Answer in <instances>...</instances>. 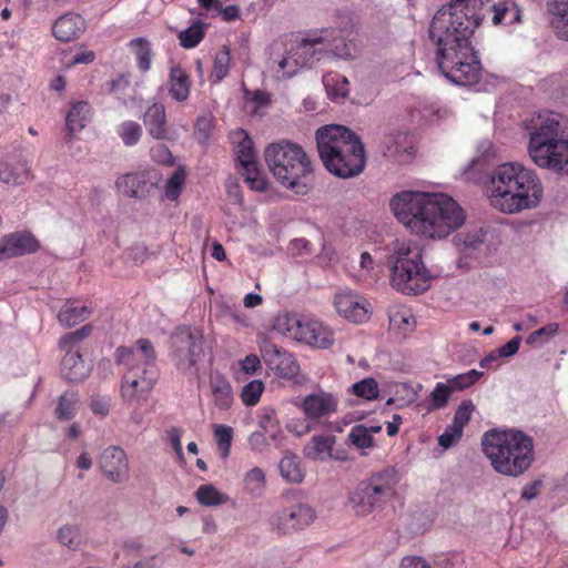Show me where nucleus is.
Masks as SVG:
<instances>
[{"label":"nucleus","instance_id":"49","mask_svg":"<svg viewBox=\"0 0 568 568\" xmlns=\"http://www.w3.org/2000/svg\"><path fill=\"white\" fill-rule=\"evenodd\" d=\"M483 376V373L476 369H470L467 373H463L456 376H453L447 379L450 387L454 392L456 390H463L465 388H468L469 386L474 385L480 377Z\"/></svg>","mask_w":568,"mask_h":568},{"label":"nucleus","instance_id":"47","mask_svg":"<svg viewBox=\"0 0 568 568\" xmlns=\"http://www.w3.org/2000/svg\"><path fill=\"white\" fill-rule=\"evenodd\" d=\"M353 393L367 400H373L378 397L379 389L377 382L367 377L352 385Z\"/></svg>","mask_w":568,"mask_h":568},{"label":"nucleus","instance_id":"8","mask_svg":"<svg viewBox=\"0 0 568 568\" xmlns=\"http://www.w3.org/2000/svg\"><path fill=\"white\" fill-rule=\"evenodd\" d=\"M265 161L275 179L296 194H307L312 189V164L301 145L280 141L265 149Z\"/></svg>","mask_w":568,"mask_h":568},{"label":"nucleus","instance_id":"12","mask_svg":"<svg viewBox=\"0 0 568 568\" xmlns=\"http://www.w3.org/2000/svg\"><path fill=\"white\" fill-rule=\"evenodd\" d=\"M440 72L453 83L473 85L479 81L481 65L473 47L436 57Z\"/></svg>","mask_w":568,"mask_h":568},{"label":"nucleus","instance_id":"25","mask_svg":"<svg viewBox=\"0 0 568 568\" xmlns=\"http://www.w3.org/2000/svg\"><path fill=\"white\" fill-rule=\"evenodd\" d=\"M85 29L84 20L78 14L61 16L52 27L54 38L61 42H69L79 38Z\"/></svg>","mask_w":568,"mask_h":568},{"label":"nucleus","instance_id":"44","mask_svg":"<svg viewBox=\"0 0 568 568\" xmlns=\"http://www.w3.org/2000/svg\"><path fill=\"white\" fill-rule=\"evenodd\" d=\"M264 383L260 379H254L245 384L241 392V399L245 406H255L264 392Z\"/></svg>","mask_w":568,"mask_h":568},{"label":"nucleus","instance_id":"10","mask_svg":"<svg viewBox=\"0 0 568 568\" xmlns=\"http://www.w3.org/2000/svg\"><path fill=\"white\" fill-rule=\"evenodd\" d=\"M397 471L387 467L361 481L349 493L346 506L358 518L382 511L396 494Z\"/></svg>","mask_w":568,"mask_h":568},{"label":"nucleus","instance_id":"15","mask_svg":"<svg viewBox=\"0 0 568 568\" xmlns=\"http://www.w3.org/2000/svg\"><path fill=\"white\" fill-rule=\"evenodd\" d=\"M98 466L102 476L111 484H123L130 478V462L125 450L111 445L105 447L98 458Z\"/></svg>","mask_w":568,"mask_h":568},{"label":"nucleus","instance_id":"20","mask_svg":"<svg viewBox=\"0 0 568 568\" xmlns=\"http://www.w3.org/2000/svg\"><path fill=\"white\" fill-rule=\"evenodd\" d=\"M39 248L36 237L27 232H16L0 239V261L33 253Z\"/></svg>","mask_w":568,"mask_h":568},{"label":"nucleus","instance_id":"46","mask_svg":"<svg viewBox=\"0 0 568 568\" xmlns=\"http://www.w3.org/2000/svg\"><path fill=\"white\" fill-rule=\"evenodd\" d=\"M231 62V55L229 48L224 47L222 50H220L214 59V65L213 71L211 73V78L213 79V82H220L222 79H224L229 73V67Z\"/></svg>","mask_w":568,"mask_h":568},{"label":"nucleus","instance_id":"16","mask_svg":"<svg viewBox=\"0 0 568 568\" xmlns=\"http://www.w3.org/2000/svg\"><path fill=\"white\" fill-rule=\"evenodd\" d=\"M258 349L264 363L278 377L287 379L296 377L300 366L291 353L265 337L258 342Z\"/></svg>","mask_w":568,"mask_h":568},{"label":"nucleus","instance_id":"31","mask_svg":"<svg viewBox=\"0 0 568 568\" xmlns=\"http://www.w3.org/2000/svg\"><path fill=\"white\" fill-rule=\"evenodd\" d=\"M280 474L288 483L298 484L305 477L304 468L297 455L286 452L278 465Z\"/></svg>","mask_w":568,"mask_h":568},{"label":"nucleus","instance_id":"32","mask_svg":"<svg viewBox=\"0 0 568 568\" xmlns=\"http://www.w3.org/2000/svg\"><path fill=\"white\" fill-rule=\"evenodd\" d=\"M91 120V106L85 101L72 104L67 114V128L70 133L81 131Z\"/></svg>","mask_w":568,"mask_h":568},{"label":"nucleus","instance_id":"7","mask_svg":"<svg viewBox=\"0 0 568 568\" xmlns=\"http://www.w3.org/2000/svg\"><path fill=\"white\" fill-rule=\"evenodd\" d=\"M481 446L494 470L505 476H520L534 460L532 439L520 430H489Z\"/></svg>","mask_w":568,"mask_h":568},{"label":"nucleus","instance_id":"30","mask_svg":"<svg viewBox=\"0 0 568 568\" xmlns=\"http://www.w3.org/2000/svg\"><path fill=\"white\" fill-rule=\"evenodd\" d=\"M169 93L175 101H185L190 95V81L186 72L180 67H172L169 80Z\"/></svg>","mask_w":568,"mask_h":568},{"label":"nucleus","instance_id":"54","mask_svg":"<svg viewBox=\"0 0 568 568\" xmlns=\"http://www.w3.org/2000/svg\"><path fill=\"white\" fill-rule=\"evenodd\" d=\"M475 410V405L473 400L466 399L460 403V405L457 407L453 424L459 426L462 429L467 425V423L471 418V414Z\"/></svg>","mask_w":568,"mask_h":568},{"label":"nucleus","instance_id":"3","mask_svg":"<svg viewBox=\"0 0 568 568\" xmlns=\"http://www.w3.org/2000/svg\"><path fill=\"white\" fill-rule=\"evenodd\" d=\"M544 196L538 174L519 162H506L491 173L488 186L490 204L501 213L516 214L536 209Z\"/></svg>","mask_w":568,"mask_h":568},{"label":"nucleus","instance_id":"38","mask_svg":"<svg viewBox=\"0 0 568 568\" xmlns=\"http://www.w3.org/2000/svg\"><path fill=\"white\" fill-rule=\"evenodd\" d=\"M130 45L135 49L138 68L142 72H146L151 68L152 50L150 42L145 39L138 38L130 42Z\"/></svg>","mask_w":568,"mask_h":568},{"label":"nucleus","instance_id":"21","mask_svg":"<svg viewBox=\"0 0 568 568\" xmlns=\"http://www.w3.org/2000/svg\"><path fill=\"white\" fill-rule=\"evenodd\" d=\"M314 318L300 317L297 315H284L277 320V329L286 337L308 345Z\"/></svg>","mask_w":568,"mask_h":568},{"label":"nucleus","instance_id":"34","mask_svg":"<svg viewBox=\"0 0 568 568\" xmlns=\"http://www.w3.org/2000/svg\"><path fill=\"white\" fill-rule=\"evenodd\" d=\"M312 325L311 333L307 335L310 338L308 345L320 349L329 348L335 341L333 329L316 318H314Z\"/></svg>","mask_w":568,"mask_h":568},{"label":"nucleus","instance_id":"27","mask_svg":"<svg viewBox=\"0 0 568 568\" xmlns=\"http://www.w3.org/2000/svg\"><path fill=\"white\" fill-rule=\"evenodd\" d=\"M144 125L149 134L156 140H164L168 136L165 109L161 103H153L144 113Z\"/></svg>","mask_w":568,"mask_h":568},{"label":"nucleus","instance_id":"6","mask_svg":"<svg viewBox=\"0 0 568 568\" xmlns=\"http://www.w3.org/2000/svg\"><path fill=\"white\" fill-rule=\"evenodd\" d=\"M155 351L146 338L136 341L133 347H118L115 361L126 367L121 384V395L125 403L140 406L146 402L155 381Z\"/></svg>","mask_w":568,"mask_h":568},{"label":"nucleus","instance_id":"59","mask_svg":"<svg viewBox=\"0 0 568 568\" xmlns=\"http://www.w3.org/2000/svg\"><path fill=\"white\" fill-rule=\"evenodd\" d=\"M241 371L246 375H254L261 368V359L255 354H250L240 361Z\"/></svg>","mask_w":568,"mask_h":568},{"label":"nucleus","instance_id":"33","mask_svg":"<svg viewBox=\"0 0 568 568\" xmlns=\"http://www.w3.org/2000/svg\"><path fill=\"white\" fill-rule=\"evenodd\" d=\"M92 311L88 306H77L74 303L68 302L58 313V320L61 325L72 327L85 321Z\"/></svg>","mask_w":568,"mask_h":568},{"label":"nucleus","instance_id":"60","mask_svg":"<svg viewBox=\"0 0 568 568\" xmlns=\"http://www.w3.org/2000/svg\"><path fill=\"white\" fill-rule=\"evenodd\" d=\"M83 339L80 338L79 332L74 331L63 335L59 342V346L62 351L79 352L77 346Z\"/></svg>","mask_w":568,"mask_h":568},{"label":"nucleus","instance_id":"4","mask_svg":"<svg viewBox=\"0 0 568 568\" xmlns=\"http://www.w3.org/2000/svg\"><path fill=\"white\" fill-rule=\"evenodd\" d=\"M531 161L540 169L568 175V139L561 114L542 111L525 121Z\"/></svg>","mask_w":568,"mask_h":568},{"label":"nucleus","instance_id":"36","mask_svg":"<svg viewBox=\"0 0 568 568\" xmlns=\"http://www.w3.org/2000/svg\"><path fill=\"white\" fill-rule=\"evenodd\" d=\"M79 406V396L73 392L63 393L55 407V416L61 420H69L77 414Z\"/></svg>","mask_w":568,"mask_h":568},{"label":"nucleus","instance_id":"58","mask_svg":"<svg viewBox=\"0 0 568 568\" xmlns=\"http://www.w3.org/2000/svg\"><path fill=\"white\" fill-rule=\"evenodd\" d=\"M151 158L161 164L172 165L173 156L169 148L164 144H156L151 149Z\"/></svg>","mask_w":568,"mask_h":568},{"label":"nucleus","instance_id":"19","mask_svg":"<svg viewBox=\"0 0 568 568\" xmlns=\"http://www.w3.org/2000/svg\"><path fill=\"white\" fill-rule=\"evenodd\" d=\"M334 306L341 316L354 323H364L369 317V303L353 292L337 293Z\"/></svg>","mask_w":568,"mask_h":568},{"label":"nucleus","instance_id":"18","mask_svg":"<svg viewBox=\"0 0 568 568\" xmlns=\"http://www.w3.org/2000/svg\"><path fill=\"white\" fill-rule=\"evenodd\" d=\"M338 399L334 394L318 390L306 395L300 408L307 419L318 423L336 413Z\"/></svg>","mask_w":568,"mask_h":568},{"label":"nucleus","instance_id":"40","mask_svg":"<svg viewBox=\"0 0 568 568\" xmlns=\"http://www.w3.org/2000/svg\"><path fill=\"white\" fill-rule=\"evenodd\" d=\"M213 435L221 452V456L226 458L230 455L232 446L233 428L226 425L216 424L213 426Z\"/></svg>","mask_w":568,"mask_h":568},{"label":"nucleus","instance_id":"28","mask_svg":"<svg viewBox=\"0 0 568 568\" xmlns=\"http://www.w3.org/2000/svg\"><path fill=\"white\" fill-rule=\"evenodd\" d=\"M335 436H313L310 443L304 447V455L314 460L325 462L332 458L339 459L333 455V447L335 445Z\"/></svg>","mask_w":568,"mask_h":568},{"label":"nucleus","instance_id":"57","mask_svg":"<svg viewBox=\"0 0 568 568\" xmlns=\"http://www.w3.org/2000/svg\"><path fill=\"white\" fill-rule=\"evenodd\" d=\"M168 438L172 444V447L179 458V460L184 459L183 448H182V435L183 429L172 426L166 430Z\"/></svg>","mask_w":568,"mask_h":568},{"label":"nucleus","instance_id":"63","mask_svg":"<svg viewBox=\"0 0 568 568\" xmlns=\"http://www.w3.org/2000/svg\"><path fill=\"white\" fill-rule=\"evenodd\" d=\"M265 434L266 433H264V430H263V432H254L250 435L248 445L252 450L261 453L267 447L268 443L266 440Z\"/></svg>","mask_w":568,"mask_h":568},{"label":"nucleus","instance_id":"64","mask_svg":"<svg viewBox=\"0 0 568 568\" xmlns=\"http://www.w3.org/2000/svg\"><path fill=\"white\" fill-rule=\"evenodd\" d=\"M331 52L342 59H349L353 57L352 48L344 42L343 39H335L332 44Z\"/></svg>","mask_w":568,"mask_h":568},{"label":"nucleus","instance_id":"17","mask_svg":"<svg viewBox=\"0 0 568 568\" xmlns=\"http://www.w3.org/2000/svg\"><path fill=\"white\" fill-rule=\"evenodd\" d=\"M160 181L161 175L156 170H145L120 176L115 186L119 192L126 196L143 199L159 185Z\"/></svg>","mask_w":568,"mask_h":568},{"label":"nucleus","instance_id":"43","mask_svg":"<svg viewBox=\"0 0 568 568\" xmlns=\"http://www.w3.org/2000/svg\"><path fill=\"white\" fill-rule=\"evenodd\" d=\"M484 233L481 230H474L466 235L458 234L454 237L455 245L463 252L477 250L484 243Z\"/></svg>","mask_w":568,"mask_h":568},{"label":"nucleus","instance_id":"14","mask_svg":"<svg viewBox=\"0 0 568 568\" xmlns=\"http://www.w3.org/2000/svg\"><path fill=\"white\" fill-rule=\"evenodd\" d=\"M172 344L174 361L182 371L192 368L205 355L202 336L192 333L189 328L178 329L172 337Z\"/></svg>","mask_w":568,"mask_h":568},{"label":"nucleus","instance_id":"11","mask_svg":"<svg viewBox=\"0 0 568 568\" xmlns=\"http://www.w3.org/2000/svg\"><path fill=\"white\" fill-rule=\"evenodd\" d=\"M327 41V37L308 36L286 50L283 55L272 53L267 62L268 69L277 79H290L304 68L311 67L312 59L317 53L313 47Z\"/></svg>","mask_w":568,"mask_h":568},{"label":"nucleus","instance_id":"5","mask_svg":"<svg viewBox=\"0 0 568 568\" xmlns=\"http://www.w3.org/2000/svg\"><path fill=\"white\" fill-rule=\"evenodd\" d=\"M316 145L320 159L333 175L349 179L363 172L366 162L364 145L346 126L329 124L320 128Z\"/></svg>","mask_w":568,"mask_h":568},{"label":"nucleus","instance_id":"42","mask_svg":"<svg viewBox=\"0 0 568 568\" xmlns=\"http://www.w3.org/2000/svg\"><path fill=\"white\" fill-rule=\"evenodd\" d=\"M186 173L183 168L175 170L169 178L164 189V195L171 201L179 199L185 183Z\"/></svg>","mask_w":568,"mask_h":568},{"label":"nucleus","instance_id":"39","mask_svg":"<svg viewBox=\"0 0 568 568\" xmlns=\"http://www.w3.org/2000/svg\"><path fill=\"white\" fill-rule=\"evenodd\" d=\"M196 499L203 506H219L227 500V496L212 485H202L196 490Z\"/></svg>","mask_w":568,"mask_h":568},{"label":"nucleus","instance_id":"45","mask_svg":"<svg viewBox=\"0 0 568 568\" xmlns=\"http://www.w3.org/2000/svg\"><path fill=\"white\" fill-rule=\"evenodd\" d=\"M236 158L243 169L257 165L252 140L245 135L236 146Z\"/></svg>","mask_w":568,"mask_h":568},{"label":"nucleus","instance_id":"50","mask_svg":"<svg viewBox=\"0 0 568 568\" xmlns=\"http://www.w3.org/2000/svg\"><path fill=\"white\" fill-rule=\"evenodd\" d=\"M242 175L244 176V181L248 184V186L252 190L258 191V192H264L265 190H267L268 182L261 174L257 165L243 169Z\"/></svg>","mask_w":568,"mask_h":568},{"label":"nucleus","instance_id":"53","mask_svg":"<svg viewBox=\"0 0 568 568\" xmlns=\"http://www.w3.org/2000/svg\"><path fill=\"white\" fill-rule=\"evenodd\" d=\"M389 322L393 327L407 333L415 327V317L408 311H395L389 315Z\"/></svg>","mask_w":568,"mask_h":568},{"label":"nucleus","instance_id":"29","mask_svg":"<svg viewBox=\"0 0 568 568\" xmlns=\"http://www.w3.org/2000/svg\"><path fill=\"white\" fill-rule=\"evenodd\" d=\"M210 387L214 405L226 410L233 404V390L230 382L221 374H214L210 378Z\"/></svg>","mask_w":568,"mask_h":568},{"label":"nucleus","instance_id":"52","mask_svg":"<svg viewBox=\"0 0 568 568\" xmlns=\"http://www.w3.org/2000/svg\"><path fill=\"white\" fill-rule=\"evenodd\" d=\"M348 438L359 449L373 446V436H371L369 429L364 425L354 426L348 434Z\"/></svg>","mask_w":568,"mask_h":568},{"label":"nucleus","instance_id":"35","mask_svg":"<svg viewBox=\"0 0 568 568\" xmlns=\"http://www.w3.org/2000/svg\"><path fill=\"white\" fill-rule=\"evenodd\" d=\"M243 483L246 493L254 497H261L264 494L266 486V476L264 470L260 467H253L245 473Z\"/></svg>","mask_w":568,"mask_h":568},{"label":"nucleus","instance_id":"61","mask_svg":"<svg viewBox=\"0 0 568 568\" xmlns=\"http://www.w3.org/2000/svg\"><path fill=\"white\" fill-rule=\"evenodd\" d=\"M91 409L95 415L106 416L110 409V398L106 396L92 397Z\"/></svg>","mask_w":568,"mask_h":568},{"label":"nucleus","instance_id":"1","mask_svg":"<svg viewBox=\"0 0 568 568\" xmlns=\"http://www.w3.org/2000/svg\"><path fill=\"white\" fill-rule=\"evenodd\" d=\"M389 205L399 223L426 239H444L466 220L460 205L442 192L403 191L392 197Z\"/></svg>","mask_w":568,"mask_h":568},{"label":"nucleus","instance_id":"56","mask_svg":"<svg viewBox=\"0 0 568 568\" xmlns=\"http://www.w3.org/2000/svg\"><path fill=\"white\" fill-rule=\"evenodd\" d=\"M559 331V325L557 323H550L535 332H532L528 337H527V344H535L536 342L540 341V342H547L549 341L551 337H554Z\"/></svg>","mask_w":568,"mask_h":568},{"label":"nucleus","instance_id":"13","mask_svg":"<svg viewBox=\"0 0 568 568\" xmlns=\"http://www.w3.org/2000/svg\"><path fill=\"white\" fill-rule=\"evenodd\" d=\"M316 518V513L308 504L300 503L276 510L268 524L278 535H290L308 527Z\"/></svg>","mask_w":568,"mask_h":568},{"label":"nucleus","instance_id":"48","mask_svg":"<svg viewBox=\"0 0 568 568\" xmlns=\"http://www.w3.org/2000/svg\"><path fill=\"white\" fill-rule=\"evenodd\" d=\"M204 37L202 23H195L179 33L181 45L186 49L196 47Z\"/></svg>","mask_w":568,"mask_h":568},{"label":"nucleus","instance_id":"26","mask_svg":"<svg viewBox=\"0 0 568 568\" xmlns=\"http://www.w3.org/2000/svg\"><path fill=\"white\" fill-rule=\"evenodd\" d=\"M64 352L65 354L61 361L62 376L70 382L84 381L91 372V366L83 361L79 352Z\"/></svg>","mask_w":568,"mask_h":568},{"label":"nucleus","instance_id":"37","mask_svg":"<svg viewBox=\"0 0 568 568\" xmlns=\"http://www.w3.org/2000/svg\"><path fill=\"white\" fill-rule=\"evenodd\" d=\"M57 539L62 546L71 550H77L82 545V536L77 525L65 524L61 526L57 531Z\"/></svg>","mask_w":568,"mask_h":568},{"label":"nucleus","instance_id":"9","mask_svg":"<svg viewBox=\"0 0 568 568\" xmlns=\"http://www.w3.org/2000/svg\"><path fill=\"white\" fill-rule=\"evenodd\" d=\"M392 286L406 295L424 293L432 276L423 262L422 248L412 241L396 240L387 257Z\"/></svg>","mask_w":568,"mask_h":568},{"label":"nucleus","instance_id":"23","mask_svg":"<svg viewBox=\"0 0 568 568\" xmlns=\"http://www.w3.org/2000/svg\"><path fill=\"white\" fill-rule=\"evenodd\" d=\"M31 178L27 160L20 156L4 159L0 162V181L7 185H22Z\"/></svg>","mask_w":568,"mask_h":568},{"label":"nucleus","instance_id":"2","mask_svg":"<svg viewBox=\"0 0 568 568\" xmlns=\"http://www.w3.org/2000/svg\"><path fill=\"white\" fill-rule=\"evenodd\" d=\"M507 9L495 0H454L438 10L430 23L429 37L436 44V57L470 48V37L480 21L493 13L494 24L500 23Z\"/></svg>","mask_w":568,"mask_h":568},{"label":"nucleus","instance_id":"62","mask_svg":"<svg viewBox=\"0 0 568 568\" xmlns=\"http://www.w3.org/2000/svg\"><path fill=\"white\" fill-rule=\"evenodd\" d=\"M317 263L327 267L337 261L335 250L326 244L323 245L321 253L316 256Z\"/></svg>","mask_w":568,"mask_h":568},{"label":"nucleus","instance_id":"22","mask_svg":"<svg viewBox=\"0 0 568 568\" xmlns=\"http://www.w3.org/2000/svg\"><path fill=\"white\" fill-rule=\"evenodd\" d=\"M383 154L395 162L408 163L414 156V146L407 134H389L384 138Z\"/></svg>","mask_w":568,"mask_h":568},{"label":"nucleus","instance_id":"24","mask_svg":"<svg viewBox=\"0 0 568 568\" xmlns=\"http://www.w3.org/2000/svg\"><path fill=\"white\" fill-rule=\"evenodd\" d=\"M546 11L555 34L568 41V0H547Z\"/></svg>","mask_w":568,"mask_h":568},{"label":"nucleus","instance_id":"55","mask_svg":"<svg viewBox=\"0 0 568 568\" xmlns=\"http://www.w3.org/2000/svg\"><path fill=\"white\" fill-rule=\"evenodd\" d=\"M463 430L459 426L450 424L446 427L444 433L438 437V444L444 449H448L454 444L460 440Z\"/></svg>","mask_w":568,"mask_h":568},{"label":"nucleus","instance_id":"51","mask_svg":"<svg viewBox=\"0 0 568 568\" xmlns=\"http://www.w3.org/2000/svg\"><path fill=\"white\" fill-rule=\"evenodd\" d=\"M454 390L447 381L446 383H437L430 393V407L433 409H439L446 406Z\"/></svg>","mask_w":568,"mask_h":568},{"label":"nucleus","instance_id":"41","mask_svg":"<svg viewBox=\"0 0 568 568\" xmlns=\"http://www.w3.org/2000/svg\"><path fill=\"white\" fill-rule=\"evenodd\" d=\"M126 146L135 145L142 136V126L134 121L122 122L116 130Z\"/></svg>","mask_w":568,"mask_h":568}]
</instances>
